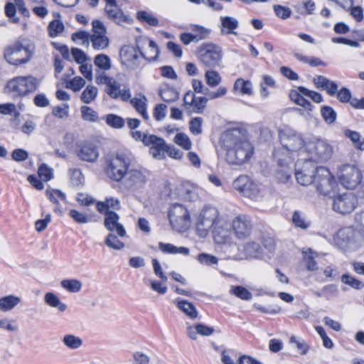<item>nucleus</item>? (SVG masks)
<instances>
[{
	"label": "nucleus",
	"mask_w": 364,
	"mask_h": 364,
	"mask_svg": "<svg viewBox=\"0 0 364 364\" xmlns=\"http://www.w3.org/2000/svg\"><path fill=\"white\" fill-rule=\"evenodd\" d=\"M186 332L191 339L196 340L198 338V335L209 336L215 332V329L212 326H209L203 323H198L188 326Z\"/></svg>",
	"instance_id": "29"
},
{
	"label": "nucleus",
	"mask_w": 364,
	"mask_h": 364,
	"mask_svg": "<svg viewBox=\"0 0 364 364\" xmlns=\"http://www.w3.org/2000/svg\"><path fill=\"white\" fill-rule=\"evenodd\" d=\"M137 18L141 22H144L150 26H156L159 24V21L151 13L140 11L137 13Z\"/></svg>",
	"instance_id": "54"
},
{
	"label": "nucleus",
	"mask_w": 364,
	"mask_h": 364,
	"mask_svg": "<svg viewBox=\"0 0 364 364\" xmlns=\"http://www.w3.org/2000/svg\"><path fill=\"white\" fill-rule=\"evenodd\" d=\"M214 241L220 245L228 243L231 240V232L228 225L223 220H218L213 229Z\"/></svg>",
	"instance_id": "25"
},
{
	"label": "nucleus",
	"mask_w": 364,
	"mask_h": 364,
	"mask_svg": "<svg viewBox=\"0 0 364 364\" xmlns=\"http://www.w3.org/2000/svg\"><path fill=\"white\" fill-rule=\"evenodd\" d=\"M198 262L205 266H211L218 263V259L214 255L208 253H200L197 256Z\"/></svg>",
	"instance_id": "57"
},
{
	"label": "nucleus",
	"mask_w": 364,
	"mask_h": 364,
	"mask_svg": "<svg viewBox=\"0 0 364 364\" xmlns=\"http://www.w3.org/2000/svg\"><path fill=\"white\" fill-rule=\"evenodd\" d=\"M45 303L52 308H56L60 312L66 310L67 306L63 303L60 298L53 292H48L44 296Z\"/></svg>",
	"instance_id": "36"
},
{
	"label": "nucleus",
	"mask_w": 364,
	"mask_h": 364,
	"mask_svg": "<svg viewBox=\"0 0 364 364\" xmlns=\"http://www.w3.org/2000/svg\"><path fill=\"white\" fill-rule=\"evenodd\" d=\"M38 173L43 181H50L53 177V169L45 164H42L38 167Z\"/></svg>",
	"instance_id": "62"
},
{
	"label": "nucleus",
	"mask_w": 364,
	"mask_h": 364,
	"mask_svg": "<svg viewBox=\"0 0 364 364\" xmlns=\"http://www.w3.org/2000/svg\"><path fill=\"white\" fill-rule=\"evenodd\" d=\"M339 178L346 188L353 189L360 182L361 172L354 166L346 165L341 169Z\"/></svg>",
	"instance_id": "15"
},
{
	"label": "nucleus",
	"mask_w": 364,
	"mask_h": 364,
	"mask_svg": "<svg viewBox=\"0 0 364 364\" xmlns=\"http://www.w3.org/2000/svg\"><path fill=\"white\" fill-rule=\"evenodd\" d=\"M230 292L243 300H250L252 297V293L246 288L241 286L232 287Z\"/></svg>",
	"instance_id": "59"
},
{
	"label": "nucleus",
	"mask_w": 364,
	"mask_h": 364,
	"mask_svg": "<svg viewBox=\"0 0 364 364\" xmlns=\"http://www.w3.org/2000/svg\"><path fill=\"white\" fill-rule=\"evenodd\" d=\"M278 161V169L276 172V178L280 183H287L291 177V174L295 171L296 163L294 160L289 161V159L285 158L282 161Z\"/></svg>",
	"instance_id": "24"
},
{
	"label": "nucleus",
	"mask_w": 364,
	"mask_h": 364,
	"mask_svg": "<svg viewBox=\"0 0 364 364\" xmlns=\"http://www.w3.org/2000/svg\"><path fill=\"white\" fill-rule=\"evenodd\" d=\"M40 80L33 75L14 77L6 82L4 92L12 97H22L36 91Z\"/></svg>",
	"instance_id": "3"
},
{
	"label": "nucleus",
	"mask_w": 364,
	"mask_h": 364,
	"mask_svg": "<svg viewBox=\"0 0 364 364\" xmlns=\"http://www.w3.org/2000/svg\"><path fill=\"white\" fill-rule=\"evenodd\" d=\"M119 215L113 211H107L105 213L104 224L105 228L110 232H115L120 237L127 235L126 230L119 223Z\"/></svg>",
	"instance_id": "23"
},
{
	"label": "nucleus",
	"mask_w": 364,
	"mask_h": 364,
	"mask_svg": "<svg viewBox=\"0 0 364 364\" xmlns=\"http://www.w3.org/2000/svg\"><path fill=\"white\" fill-rule=\"evenodd\" d=\"M18 323L16 320L5 317L0 319V329L9 332H16L18 330Z\"/></svg>",
	"instance_id": "50"
},
{
	"label": "nucleus",
	"mask_w": 364,
	"mask_h": 364,
	"mask_svg": "<svg viewBox=\"0 0 364 364\" xmlns=\"http://www.w3.org/2000/svg\"><path fill=\"white\" fill-rule=\"evenodd\" d=\"M129 159L124 155L117 154L112 158L106 167L107 176L116 182L123 180L130 168Z\"/></svg>",
	"instance_id": "8"
},
{
	"label": "nucleus",
	"mask_w": 364,
	"mask_h": 364,
	"mask_svg": "<svg viewBox=\"0 0 364 364\" xmlns=\"http://www.w3.org/2000/svg\"><path fill=\"white\" fill-rule=\"evenodd\" d=\"M147 99L145 96L141 95L139 97L132 98L130 103L136 111L145 119L148 120L149 117L146 111Z\"/></svg>",
	"instance_id": "35"
},
{
	"label": "nucleus",
	"mask_w": 364,
	"mask_h": 364,
	"mask_svg": "<svg viewBox=\"0 0 364 364\" xmlns=\"http://www.w3.org/2000/svg\"><path fill=\"white\" fill-rule=\"evenodd\" d=\"M147 181V172L141 168H129L124 178L123 183L130 190H136L142 188Z\"/></svg>",
	"instance_id": "11"
},
{
	"label": "nucleus",
	"mask_w": 364,
	"mask_h": 364,
	"mask_svg": "<svg viewBox=\"0 0 364 364\" xmlns=\"http://www.w3.org/2000/svg\"><path fill=\"white\" fill-rule=\"evenodd\" d=\"M221 143L226 151V160L232 164L247 161L253 153V148L240 129H231L221 136Z\"/></svg>",
	"instance_id": "1"
},
{
	"label": "nucleus",
	"mask_w": 364,
	"mask_h": 364,
	"mask_svg": "<svg viewBox=\"0 0 364 364\" xmlns=\"http://www.w3.org/2000/svg\"><path fill=\"white\" fill-rule=\"evenodd\" d=\"M95 50H102L108 47L109 41L106 35L92 34L90 38Z\"/></svg>",
	"instance_id": "38"
},
{
	"label": "nucleus",
	"mask_w": 364,
	"mask_h": 364,
	"mask_svg": "<svg viewBox=\"0 0 364 364\" xmlns=\"http://www.w3.org/2000/svg\"><path fill=\"white\" fill-rule=\"evenodd\" d=\"M341 281L355 289H361L364 287L363 282L347 274L341 276Z\"/></svg>",
	"instance_id": "51"
},
{
	"label": "nucleus",
	"mask_w": 364,
	"mask_h": 364,
	"mask_svg": "<svg viewBox=\"0 0 364 364\" xmlns=\"http://www.w3.org/2000/svg\"><path fill=\"white\" fill-rule=\"evenodd\" d=\"M297 60L311 67L324 66L326 63L320 58L314 56H306L297 53Z\"/></svg>",
	"instance_id": "56"
},
{
	"label": "nucleus",
	"mask_w": 364,
	"mask_h": 364,
	"mask_svg": "<svg viewBox=\"0 0 364 364\" xmlns=\"http://www.w3.org/2000/svg\"><path fill=\"white\" fill-rule=\"evenodd\" d=\"M82 117L84 120L96 122L98 119L97 112L87 106H82L80 108Z\"/></svg>",
	"instance_id": "61"
},
{
	"label": "nucleus",
	"mask_w": 364,
	"mask_h": 364,
	"mask_svg": "<svg viewBox=\"0 0 364 364\" xmlns=\"http://www.w3.org/2000/svg\"><path fill=\"white\" fill-rule=\"evenodd\" d=\"M173 141L178 146L186 151L190 150L192 147V142L191 139L186 134L183 132L178 133L174 136Z\"/></svg>",
	"instance_id": "46"
},
{
	"label": "nucleus",
	"mask_w": 364,
	"mask_h": 364,
	"mask_svg": "<svg viewBox=\"0 0 364 364\" xmlns=\"http://www.w3.org/2000/svg\"><path fill=\"white\" fill-rule=\"evenodd\" d=\"M232 229L239 239L248 237L252 231V223L250 218L245 215H240L235 218L232 223Z\"/></svg>",
	"instance_id": "22"
},
{
	"label": "nucleus",
	"mask_w": 364,
	"mask_h": 364,
	"mask_svg": "<svg viewBox=\"0 0 364 364\" xmlns=\"http://www.w3.org/2000/svg\"><path fill=\"white\" fill-rule=\"evenodd\" d=\"M94 64L100 70L107 71L112 67V63L109 57L105 54L100 53L95 56Z\"/></svg>",
	"instance_id": "42"
},
{
	"label": "nucleus",
	"mask_w": 364,
	"mask_h": 364,
	"mask_svg": "<svg viewBox=\"0 0 364 364\" xmlns=\"http://www.w3.org/2000/svg\"><path fill=\"white\" fill-rule=\"evenodd\" d=\"M280 141L282 148L275 150V158L282 161L283 159H285V158H287L289 161H291V160L294 159L295 136L294 134L289 135L286 132H282L280 134Z\"/></svg>",
	"instance_id": "12"
},
{
	"label": "nucleus",
	"mask_w": 364,
	"mask_h": 364,
	"mask_svg": "<svg viewBox=\"0 0 364 364\" xmlns=\"http://www.w3.org/2000/svg\"><path fill=\"white\" fill-rule=\"evenodd\" d=\"M333 146L328 141L316 136L297 139V156L299 160L326 162L333 155Z\"/></svg>",
	"instance_id": "2"
},
{
	"label": "nucleus",
	"mask_w": 364,
	"mask_h": 364,
	"mask_svg": "<svg viewBox=\"0 0 364 364\" xmlns=\"http://www.w3.org/2000/svg\"><path fill=\"white\" fill-rule=\"evenodd\" d=\"M234 188L252 200H260L265 194V188L261 184L252 181L247 176H238L232 183Z\"/></svg>",
	"instance_id": "5"
},
{
	"label": "nucleus",
	"mask_w": 364,
	"mask_h": 364,
	"mask_svg": "<svg viewBox=\"0 0 364 364\" xmlns=\"http://www.w3.org/2000/svg\"><path fill=\"white\" fill-rule=\"evenodd\" d=\"M297 105L302 107L306 112L305 113L304 110L297 109V112H299L300 114L305 116L306 119H309L311 117L310 113V112L312 110L311 104L304 97L299 95V94H297Z\"/></svg>",
	"instance_id": "48"
},
{
	"label": "nucleus",
	"mask_w": 364,
	"mask_h": 364,
	"mask_svg": "<svg viewBox=\"0 0 364 364\" xmlns=\"http://www.w3.org/2000/svg\"><path fill=\"white\" fill-rule=\"evenodd\" d=\"M232 92L235 95L252 96L254 94V87L250 80L237 78L233 85Z\"/></svg>",
	"instance_id": "30"
},
{
	"label": "nucleus",
	"mask_w": 364,
	"mask_h": 364,
	"mask_svg": "<svg viewBox=\"0 0 364 364\" xmlns=\"http://www.w3.org/2000/svg\"><path fill=\"white\" fill-rule=\"evenodd\" d=\"M205 80L209 87H215L221 83L222 77L218 71L210 69L205 73Z\"/></svg>",
	"instance_id": "40"
},
{
	"label": "nucleus",
	"mask_w": 364,
	"mask_h": 364,
	"mask_svg": "<svg viewBox=\"0 0 364 364\" xmlns=\"http://www.w3.org/2000/svg\"><path fill=\"white\" fill-rule=\"evenodd\" d=\"M137 49L141 57L148 61L157 58L159 50L154 41L146 36H139L136 39Z\"/></svg>",
	"instance_id": "14"
},
{
	"label": "nucleus",
	"mask_w": 364,
	"mask_h": 364,
	"mask_svg": "<svg viewBox=\"0 0 364 364\" xmlns=\"http://www.w3.org/2000/svg\"><path fill=\"white\" fill-rule=\"evenodd\" d=\"M159 250L165 254H180L187 255L189 254V249L185 247H176L170 243L159 242Z\"/></svg>",
	"instance_id": "37"
},
{
	"label": "nucleus",
	"mask_w": 364,
	"mask_h": 364,
	"mask_svg": "<svg viewBox=\"0 0 364 364\" xmlns=\"http://www.w3.org/2000/svg\"><path fill=\"white\" fill-rule=\"evenodd\" d=\"M345 136L349 138L357 148L364 149V142L360 141V135L358 132L347 129L345 131Z\"/></svg>",
	"instance_id": "63"
},
{
	"label": "nucleus",
	"mask_w": 364,
	"mask_h": 364,
	"mask_svg": "<svg viewBox=\"0 0 364 364\" xmlns=\"http://www.w3.org/2000/svg\"><path fill=\"white\" fill-rule=\"evenodd\" d=\"M262 250L264 254V259H270L275 250V242L274 240L271 237H267L262 241Z\"/></svg>",
	"instance_id": "47"
},
{
	"label": "nucleus",
	"mask_w": 364,
	"mask_h": 364,
	"mask_svg": "<svg viewBox=\"0 0 364 364\" xmlns=\"http://www.w3.org/2000/svg\"><path fill=\"white\" fill-rule=\"evenodd\" d=\"M264 256L262 247H260L258 243L255 242H248L243 245L238 255V258L241 259L248 258L262 259H264Z\"/></svg>",
	"instance_id": "26"
},
{
	"label": "nucleus",
	"mask_w": 364,
	"mask_h": 364,
	"mask_svg": "<svg viewBox=\"0 0 364 364\" xmlns=\"http://www.w3.org/2000/svg\"><path fill=\"white\" fill-rule=\"evenodd\" d=\"M61 287L71 293L79 292L82 287V282L78 279H64L60 282Z\"/></svg>",
	"instance_id": "45"
},
{
	"label": "nucleus",
	"mask_w": 364,
	"mask_h": 364,
	"mask_svg": "<svg viewBox=\"0 0 364 364\" xmlns=\"http://www.w3.org/2000/svg\"><path fill=\"white\" fill-rule=\"evenodd\" d=\"M63 343L70 349L78 348L82 345V341L80 338L71 334L65 335L63 338Z\"/></svg>",
	"instance_id": "49"
},
{
	"label": "nucleus",
	"mask_w": 364,
	"mask_h": 364,
	"mask_svg": "<svg viewBox=\"0 0 364 364\" xmlns=\"http://www.w3.org/2000/svg\"><path fill=\"white\" fill-rule=\"evenodd\" d=\"M85 78L75 76L66 82V87L74 92H78L85 85Z\"/></svg>",
	"instance_id": "55"
},
{
	"label": "nucleus",
	"mask_w": 364,
	"mask_h": 364,
	"mask_svg": "<svg viewBox=\"0 0 364 364\" xmlns=\"http://www.w3.org/2000/svg\"><path fill=\"white\" fill-rule=\"evenodd\" d=\"M191 30L193 32L196 42L206 38L211 33V29L198 24L191 25Z\"/></svg>",
	"instance_id": "44"
},
{
	"label": "nucleus",
	"mask_w": 364,
	"mask_h": 364,
	"mask_svg": "<svg viewBox=\"0 0 364 364\" xmlns=\"http://www.w3.org/2000/svg\"><path fill=\"white\" fill-rule=\"evenodd\" d=\"M314 185L318 191L323 195H328L336 188L335 178L328 168L320 166L316 169L314 179Z\"/></svg>",
	"instance_id": "10"
},
{
	"label": "nucleus",
	"mask_w": 364,
	"mask_h": 364,
	"mask_svg": "<svg viewBox=\"0 0 364 364\" xmlns=\"http://www.w3.org/2000/svg\"><path fill=\"white\" fill-rule=\"evenodd\" d=\"M145 146L150 147L149 152L155 159L162 160L166 158L167 144L162 138L156 135H150L145 139Z\"/></svg>",
	"instance_id": "20"
},
{
	"label": "nucleus",
	"mask_w": 364,
	"mask_h": 364,
	"mask_svg": "<svg viewBox=\"0 0 364 364\" xmlns=\"http://www.w3.org/2000/svg\"><path fill=\"white\" fill-rule=\"evenodd\" d=\"M174 303L177 307L188 318L195 319L198 316V312L196 306L191 302L177 298L175 299Z\"/></svg>",
	"instance_id": "33"
},
{
	"label": "nucleus",
	"mask_w": 364,
	"mask_h": 364,
	"mask_svg": "<svg viewBox=\"0 0 364 364\" xmlns=\"http://www.w3.org/2000/svg\"><path fill=\"white\" fill-rule=\"evenodd\" d=\"M303 262L309 271H315L318 269L316 258L319 257V254L314 251L312 249L305 247L301 250Z\"/></svg>",
	"instance_id": "32"
},
{
	"label": "nucleus",
	"mask_w": 364,
	"mask_h": 364,
	"mask_svg": "<svg viewBox=\"0 0 364 364\" xmlns=\"http://www.w3.org/2000/svg\"><path fill=\"white\" fill-rule=\"evenodd\" d=\"M316 173L315 167L312 164L308 163L305 166L297 171V183L301 186H307L314 182Z\"/></svg>",
	"instance_id": "28"
},
{
	"label": "nucleus",
	"mask_w": 364,
	"mask_h": 364,
	"mask_svg": "<svg viewBox=\"0 0 364 364\" xmlns=\"http://www.w3.org/2000/svg\"><path fill=\"white\" fill-rule=\"evenodd\" d=\"M21 302L19 296L9 294L0 298V311L7 312L13 310Z\"/></svg>",
	"instance_id": "34"
},
{
	"label": "nucleus",
	"mask_w": 364,
	"mask_h": 364,
	"mask_svg": "<svg viewBox=\"0 0 364 364\" xmlns=\"http://www.w3.org/2000/svg\"><path fill=\"white\" fill-rule=\"evenodd\" d=\"M139 50L132 46H124L120 49L121 63L128 69L134 70L140 65Z\"/></svg>",
	"instance_id": "17"
},
{
	"label": "nucleus",
	"mask_w": 364,
	"mask_h": 364,
	"mask_svg": "<svg viewBox=\"0 0 364 364\" xmlns=\"http://www.w3.org/2000/svg\"><path fill=\"white\" fill-rule=\"evenodd\" d=\"M48 30L50 37H56L64 31V24L60 20H53L50 22Z\"/></svg>",
	"instance_id": "53"
},
{
	"label": "nucleus",
	"mask_w": 364,
	"mask_h": 364,
	"mask_svg": "<svg viewBox=\"0 0 364 364\" xmlns=\"http://www.w3.org/2000/svg\"><path fill=\"white\" fill-rule=\"evenodd\" d=\"M160 96L164 101L172 102L178 99L179 92L175 88L166 85L161 89Z\"/></svg>",
	"instance_id": "39"
},
{
	"label": "nucleus",
	"mask_w": 364,
	"mask_h": 364,
	"mask_svg": "<svg viewBox=\"0 0 364 364\" xmlns=\"http://www.w3.org/2000/svg\"><path fill=\"white\" fill-rule=\"evenodd\" d=\"M52 114L58 119H65L69 116V105L65 103L61 106L54 107Z\"/></svg>",
	"instance_id": "60"
},
{
	"label": "nucleus",
	"mask_w": 364,
	"mask_h": 364,
	"mask_svg": "<svg viewBox=\"0 0 364 364\" xmlns=\"http://www.w3.org/2000/svg\"><path fill=\"white\" fill-rule=\"evenodd\" d=\"M105 245L109 248L121 250L124 247V243L121 242L118 237L112 233H109L105 240Z\"/></svg>",
	"instance_id": "52"
},
{
	"label": "nucleus",
	"mask_w": 364,
	"mask_h": 364,
	"mask_svg": "<svg viewBox=\"0 0 364 364\" xmlns=\"http://www.w3.org/2000/svg\"><path fill=\"white\" fill-rule=\"evenodd\" d=\"M77 155L83 161L94 162L99 156V151L95 145L84 144L80 146Z\"/></svg>",
	"instance_id": "31"
},
{
	"label": "nucleus",
	"mask_w": 364,
	"mask_h": 364,
	"mask_svg": "<svg viewBox=\"0 0 364 364\" xmlns=\"http://www.w3.org/2000/svg\"><path fill=\"white\" fill-rule=\"evenodd\" d=\"M106 5L105 10L107 15L114 20L117 23L123 22H130L131 18L126 15L117 5L115 0H105Z\"/></svg>",
	"instance_id": "27"
},
{
	"label": "nucleus",
	"mask_w": 364,
	"mask_h": 364,
	"mask_svg": "<svg viewBox=\"0 0 364 364\" xmlns=\"http://www.w3.org/2000/svg\"><path fill=\"white\" fill-rule=\"evenodd\" d=\"M219 220L218 211L215 208L205 207L200 211L196 221V230L197 235L201 238L205 237Z\"/></svg>",
	"instance_id": "6"
},
{
	"label": "nucleus",
	"mask_w": 364,
	"mask_h": 364,
	"mask_svg": "<svg viewBox=\"0 0 364 364\" xmlns=\"http://www.w3.org/2000/svg\"><path fill=\"white\" fill-rule=\"evenodd\" d=\"M4 58L8 63L18 66L28 63L31 58V53L28 48L16 42L4 49Z\"/></svg>",
	"instance_id": "7"
},
{
	"label": "nucleus",
	"mask_w": 364,
	"mask_h": 364,
	"mask_svg": "<svg viewBox=\"0 0 364 364\" xmlns=\"http://www.w3.org/2000/svg\"><path fill=\"white\" fill-rule=\"evenodd\" d=\"M106 124L113 129H122L125 125L124 119L117 114H109L105 117Z\"/></svg>",
	"instance_id": "43"
},
{
	"label": "nucleus",
	"mask_w": 364,
	"mask_h": 364,
	"mask_svg": "<svg viewBox=\"0 0 364 364\" xmlns=\"http://www.w3.org/2000/svg\"><path fill=\"white\" fill-rule=\"evenodd\" d=\"M321 114L325 122L333 124L336 119V112L329 106H323L321 109Z\"/></svg>",
	"instance_id": "58"
},
{
	"label": "nucleus",
	"mask_w": 364,
	"mask_h": 364,
	"mask_svg": "<svg viewBox=\"0 0 364 364\" xmlns=\"http://www.w3.org/2000/svg\"><path fill=\"white\" fill-rule=\"evenodd\" d=\"M198 58L205 66L215 68L219 65L223 58V50L216 44L204 43L199 48Z\"/></svg>",
	"instance_id": "9"
},
{
	"label": "nucleus",
	"mask_w": 364,
	"mask_h": 364,
	"mask_svg": "<svg viewBox=\"0 0 364 364\" xmlns=\"http://www.w3.org/2000/svg\"><path fill=\"white\" fill-rule=\"evenodd\" d=\"M168 216L172 228L177 232H183L191 226L190 211L181 203L171 204L168 208Z\"/></svg>",
	"instance_id": "4"
},
{
	"label": "nucleus",
	"mask_w": 364,
	"mask_h": 364,
	"mask_svg": "<svg viewBox=\"0 0 364 364\" xmlns=\"http://www.w3.org/2000/svg\"><path fill=\"white\" fill-rule=\"evenodd\" d=\"M208 101L207 97H196L195 93L188 90L183 96V107L189 112L202 113Z\"/></svg>",
	"instance_id": "18"
},
{
	"label": "nucleus",
	"mask_w": 364,
	"mask_h": 364,
	"mask_svg": "<svg viewBox=\"0 0 364 364\" xmlns=\"http://www.w3.org/2000/svg\"><path fill=\"white\" fill-rule=\"evenodd\" d=\"M358 199L353 193H345L334 198L333 209L341 214L350 213L356 208Z\"/></svg>",
	"instance_id": "13"
},
{
	"label": "nucleus",
	"mask_w": 364,
	"mask_h": 364,
	"mask_svg": "<svg viewBox=\"0 0 364 364\" xmlns=\"http://www.w3.org/2000/svg\"><path fill=\"white\" fill-rule=\"evenodd\" d=\"M107 94L112 99L128 101L131 97V91L129 87L113 78L108 87H106Z\"/></svg>",
	"instance_id": "21"
},
{
	"label": "nucleus",
	"mask_w": 364,
	"mask_h": 364,
	"mask_svg": "<svg viewBox=\"0 0 364 364\" xmlns=\"http://www.w3.org/2000/svg\"><path fill=\"white\" fill-rule=\"evenodd\" d=\"M98 95V89L93 85H87L81 94L80 99L85 104L93 102Z\"/></svg>",
	"instance_id": "41"
},
{
	"label": "nucleus",
	"mask_w": 364,
	"mask_h": 364,
	"mask_svg": "<svg viewBox=\"0 0 364 364\" xmlns=\"http://www.w3.org/2000/svg\"><path fill=\"white\" fill-rule=\"evenodd\" d=\"M218 26L222 36H237L239 35L237 30L240 27V22L235 16H220Z\"/></svg>",
	"instance_id": "19"
},
{
	"label": "nucleus",
	"mask_w": 364,
	"mask_h": 364,
	"mask_svg": "<svg viewBox=\"0 0 364 364\" xmlns=\"http://www.w3.org/2000/svg\"><path fill=\"white\" fill-rule=\"evenodd\" d=\"M203 119L201 117L193 118L189 123L190 132L194 135H198L202 132Z\"/></svg>",
	"instance_id": "64"
},
{
	"label": "nucleus",
	"mask_w": 364,
	"mask_h": 364,
	"mask_svg": "<svg viewBox=\"0 0 364 364\" xmlns=\"http://www.w3.org/2000/svg\"><path fill=\"white\" fill-rule=\"evenodd\" d=\"M16 10L25 17H30L31 16V13L23 0H14V2L8 1L4 6V13L11 23H17L20 21V18L16 15Z\"/></svg>",
	"instance_id": "16"
}]
</instances>
